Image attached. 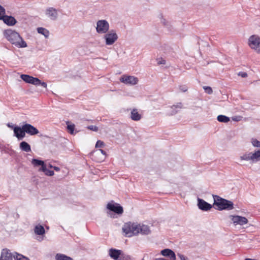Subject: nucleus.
<instances>
[{"label": "nucleus", "instance_id": "nucleus-1", "mask_svg": "<svg viewBox=\"0 0 260 260\" xmlns=\"http://www.w3.org/2000/svg\"><path fill=\"white\" fill-rule=\"evenodd\" d=\"M4 35L8 41L18 48H25L27 46L26 42L15 30L6 29L4 31Z\"/></svg>", "mask_w": 260, "mask_h": 260}, {"label": "nucleus", "instance_id": "nucleus-2", "mask_svg": "<svg viewBox=\"0 0 260 260\" xmlns=\"http://www.w3.org/2000/svg\"><path fill=\"white\" fill-rule=\"evenodd\" d=\"M213 198L214 200L213 205L217 206V210L219 211L231 210L234 209V204L232 201L223 199L217 195H213Z\"/></svg>", "mask_w": 260, "mask_h": 260}, {"label": "nucleus", "instance_id": "nucleus-3", "mask_svg": "<svg viewBox=\"0 0 260 260\" xmlns=\"http://www.w3.org/2000/svg\"><path fill=\"white\" fill-rule=\"evenodd\" d=\"M122 230L126 237H130L139 234V225L131 222L125 223Z\"/></svg>", "mask_w": 260, "mask_h": 260}, {"label": "nucleus", "instance_id": "nucleus-4", "mask_svg": "<svg viewBox=\"0 0 260 260\" xmlns=\"http://www.w3.org/2000/svg\"><path fill=\"white\" fill-rule=\"evenodd\" d=\"M248 44L251 49L260 53V37L258 36H251L248 39Z\"/></svg>", "mask_w": 260, "mask_h": 260}, {"label": "nucleus", "instance_id": "nucleus-5", "mask_svg": "<svg viewBox=\"0 0 260 260\" xmlns=\"http://www.w3.org/2000/svg\"><path fill=\"white\" fill-rule=\"evenodd\" d=\"M103 38L105 41V44L107 45H113L118 39V35L115 30H111L107 33L104 34Z\"/></svg>", "mask_w": 260, "mask_h": 260}, {"label": "nucleus", "instance_id": "nucleus-6", "mask_svg": "<svg viewBox=\"0 0 260 260\" xmlns=\"http://www.w3.org/2000/svg\"><path fill=\"white\" fill-rule=\"evenodd\" d=\"M110 25L106 20H99L96 22V31L99 34L107 33L109 29Z\"/></svg>", "mask_w": 260, "mask_h": 260}, {"label": "nucleus", "instance_id": "nucleus-7", "mask_svg": "<svg viewBox=\"0 0 260 260\" xmlns=\"http://www.w3.org/2000/svg\"><path fill=\"white\" fill-rule=\"evenodd\" d=\"M107 208L110 211L117 214H121L123 212L122 207L118 204L114 203L113 201L109 203L107 205Z\"/></svg>", "mask_w": 260, "mask_h": 260}, {"label": "nucleus", "instance_id": "nucleus-8", "mask_svg": "<svg viewBox=\"0 0 260 260\" xmlns=\"http://www.w3.org/2000/svg\"><path fill=\"white\" fill-rule=\"evenodd\" d=\"M138 79L134 76L124 75L120 79V81L125 84L136 85L138 82Z\"/></svg>", "mask_w": 260, "mask_h": 260}, {"label": "nucleus", "instance_id": "nucleus-9", "mask_svg": "<svg viewBox=\"0 0 260 260\" xmlns=\"http://www.w3.org/2000/svg\"><path fill=\"white\" fill-rule=\"evenodd\" d=\"M231 220H232L234 224L243 225L247 224L248 222V219L243 216L239 215H231Z\"/></svg>", "mask_w": 260, "mask_h": 260}, {"label": "nucleus", "instance_id": "nucleus-10", "mask_svg": "<svg viewBox=\"0 0 260 260\" xmlns=\"http://www.w3.org/2000/svg\"><path fill=\"white\" fill-rule=\"evenodd\" d=\"M21 78L26 83L33 84L34 85H39L40 79L38 78L34 77L26 74H22Z\"/></svg>", "mask_w": 260, "mask_h": 260}, {"label": "nucleus", "instance_id": "nucleus-11", "mask_svg": "<svg viewBox=\"0 0 260 260\" xmlns=\"http://www.w3.org/2000/svg\"><path fill=\"white\" fill-rule=\"evenodd\" d=\"M45 14L53 21L56 20L58 16L57 10L53 7L47 8L45 11Z\"/></svg>", "mask_w": 260, "mask_h": 260}, {"label": "nucleus", "instance_id": "nucleus-12", "mask_svg": "<svg viewBox=\"0 0 260 260\" xmlns=\"http://www.w3.org/2000/svg\"><path fill=\"white\" fill-rule=\"evenodd\" d=\"M198 207L202 211H208L212 208V205L205 201L204 200L198 198Z\"/></svg>", "mask_w": 260, "mask_h": 260}, {"label": "nucleus", "instance_id": "nucleus-13", "mask_svg": "<svg viewBox=\"0 0 260 260\" xmlns=\"http://www.w3.org/2000/svg\"><path fill=\"white\" fill-rule=\"evenodd\" d=\"M123 251L115 248H110L109 250L108 254L111 258L114 260H120Z\"/></svg>", "mask_w": 260, "mask_h": 260}, {"label": "nucleus", "instance_id": "nucleus-14", "mask_svg": "<svg viewBox=\"0 0 260 260\" xmlns=\"http://www.w3.org/2000/svg\"><path fill=\"white\" fill-rule=\"evenodd\" d=\"M23 129L25 133L29 134V135H35L39 133L38 129L30 124L25 123L23 124Z\"/></svg>", "mask_w": 260, "mask_h": 260}, {"label": "nucleus", "instance_id": "nucleus-15", "mask_svg": "<svg viewBox=\"0 0 260 260\" xmlns=\"http://www.w3.org/2000/svg\"><path fill=\"white\" fill-rule=\"evenodd\" d=\"M14 256L15 254H13L10 250L5 248L3 249L1 252L0 260H13Z\"/></svg>", "mask_w": 260, "mask_h": 260}, {"label": "nucleus", "instance_id": "nucleus-16", "mask_svg": "<svg viewBox=\"0 0 260 260\" xmlns=\"http://www.w3.org/2000/svg\"><path fill=\"white\" fill-rule=\"evenodd\" d=\"M23 128V125L22 126V127H19L18 126H15L14 127V135L19 140L22 139L25 136V133Z\"/></svg>", "mask_w": 260, "mask_h": 260}, {"label": "nucleus", "instance_id": "nucleus-17", "mask_svg": "<svg viewBox=\"0 0 260 260\" xmlns=\"http://www.w3.org/2000/svg\"><path fill=\"white\" fill-rule=\"evenodd\" d=\"M160 253L164 256L169 257L170 260H176V257L175 252L170 249H165L161 251Z\"/></svg>", "mask_w": 260, "mask_h": 260}, {"label": "nucleus", "instance_id": "nucleus-18", "mask_svg": "<svg viewBox=\"0 0 260 260\" xmlns=\"http://www.w3.org/2000/svg\"><path fill=\"white\" fill-rule=\"evenodd\" d=\"M0 20H3L5 24L9 26H13L17 23L16 19L12 16L5 15Z\"/></svg>", "mask_w": 260, "mask_h": 260}, {"label": "nucleus", "instance_id": "nucleus-19", "mask_svg": "<svg viewBox=\"0 0 260 260\" xmlns=\"http://www.w3.org/2000/svg\"><path fill=\"white\" fill-rule=\"evenodd\" d=\"M131 118L134 121H139L142 118V115L138 112L137 109H133L131 112Z\"/></svg>", "mask_w": 260, "mask_h": 260}, {"label": "nucleus", "instance_id": "nucleus-20", "mask_svg": "<svg viewBox=\"0 0 260 260\" xmlns=\"http://www.w3.org/2000/svg\"><path fill=\"white\" fill-rule=\"evenodd\" d=\"M20 149L23 151L28 152L31 151L30 146L25 141H22L20 143Z\"/></svg>", "mask_w": 260, "mask_h": 260}, {"label": "nucleus", "instance_id": "nucleus-21", "mask_svg": "<svg viewBox=\"0 0 260 260\" xmlns=\"http://www.w3.org/2000/svg\"><path fill=\"white\" fill-rule=\"evenodd\" d=\"M139 233L143 235L149 234L150 233L149 226L146 225H139Z\"/></svg>", "mask_w": 260, "mask_h": 260}, {"label": "nucleus", "instance_id": "nucleus-22", "mask_svg": "<svg viewBox=\"0 0 260 260\" xmlns=\"http://www.w3.org/2000/svg\"><path fill=\"white\" fill-rule=\"evenodd\" d=\"M260 158V149L255 151L254 153L251 152L250 158H251V162H254L258 161Z\"/></svg>", "mask_w": 260, "mask_h": 260}, {"label": "nucleus", "instance_id": "nucleus-23", "mask_svg": "<svg viewBox=\"0 0 260 260\" xmlns=\"http://www.w3.org/2000/svg\"><path fill=\"white\" fill-rule=\"evenodd\" d=\"M34 231L35 233L38 235H42L45 233L44 228L42 225L39 224L35 226Z\"/></svg>", "mask_w": 260, "mask_h": 260}, {"label": "nucleus", "instance_id": "nucleus-24", "mask_svg": "<svg viewBox=\"0 0 260 260\" xmlns=\"http://www.w3.org/2000/svg\"><path fill=\"white\" fill-rule=\"evenodd\" d=\"M39 171L43 172L46 175L48 176H52L54 174L53 171L49 170L47 169L46 165L45 166H44V167H41L39 169Z\"/></svg>", "mask_w": 260, "mask_h": 260}, {"label": "nucleus", "instance_id": "nucleus-25", "mask_svg": "<svg viewBox=\"0 0 260 260\" xmlns=\"http://www.w3.org/2000/svg\"><path fill=\"white\" fill-rule=\"evenodd\" d=\"M183 108V105L182 103L179 102L177 103L176 105H174L171 107V108L172 109V111L171 112L172 115L175 114L178 112L177 110H176V109H182Z\"/></svg>", "mask_w": 260, "mask_h": 260}, {"label": "nucleus", "instance_id": "nucleus-26", "mask_svg": "<svg viewBox=\"0 0 260 260\" xmlns=\"http://www.w3.org/2000/svg\"><path fill=\"white\" fill-rule=\"evenodd\" d=\"M56 260H73L72 258L63 254L57 253L55 255Z\"/></svg>", "mask_w": 260, "mask_h": 260}, {"label": "nucleus", "instance_id": "nucleus-27", "mask_svg": "<svg viewBox=\"0 0 260 260\" xmlns=\"http://www.w3.org/2000/svg\"><path fill=\"white\" fill-rule=\"evenodd\" d=\"M31 164L34 167L41 166V167H44L45 165L44 162L43 160H39L37 159L34 158L31 160Z\"/></svg>", "mask_w": 260, "mask_h": 260}, {"label": "nucleus", "instance_id": "nucleus-28", "mask_svg": "<svg viewBox=\"0 0 260 260\" xmlns=\"http://www.w3.org/2000/svg\"><path fill=\"white\" fill-rule=\"evenodd\" d=\"M38 32L41 34L45 36V38H48L49 36V31L46 28L43 27H38L37 28Z\"/></svg>", "mask_w": 260, "mask_h": 260}, {"label": "nucleus", "instance_id": "nucleus-29", "mask_svg": "<svg viewBox=\"0 0 260 260\" xmlns=\"http://www.w3.org/2000/svg\"><path fill=\"white\" fill-rule=\"evenodd\" d=\"M217 120L221 122L227 123L230 121V118L223 115H219L217 116Z\"/></svg>", "mask_w": 260, "mask_h": 260}, {"label": "nucleus", "instance_id": "nucleus-30", "mask_svg": "<svg viewBox=\"0 0 260 260\" xmlns=\"http://www.w3.org/2000/svg\"><path fill=\"white\" fill-rule=\"evenodd\" d=\"M251 152H246L243 155L240 156V159L241 160H250L251 161V158H250Z\"/></svg>", "mask_w": 260, "mask_h": 260}, {"label": "nucleus", "instance_id": "nucleus-31", "mask_svg": "<svg viewBox=\"0 0 260 260\" xmlns=\"http://www.w3.org/2000/svg\"><path fill=\"white\" fill-rule=\"evenodd\" d=\"M15 260H29L28 258L23 256L22 254L15 253L14 256Z\"/></svg>", "mask_w": 260, "mask_h": 260}, {"label": "nucleus", "instance_id": "nucleus-32", "mask_svg": "<svg viewBox=\"0 0 260 260\" xmlns=\"http://www.w3.org/2000/svg\"><path fill=\"white\" fill-rule=\"evenodd\" d=\"M120 260H134L132 256L123 252L120 258Z\"/></svg>", "mask_w": 260, "mask_h": 260}, {"label": "nucleus", "instance_id": "nucleus-33", "mask_svg": "<svg viewBox=\"0 0 260 260\" xmlns=\"http://www.w3.org/2000/svg\"><path fill=\"white\" fill-rule=\"evenodd\" d=\"M67 128L69 131V132L71 134H73L74 129H75V125L74 124H68L67 126Z\"/></svg>", "mask_w": 260, "mask_h": 260}, {"label": "nucleus", "instance_id": "nucleus-34", "mask_svg": "<svg viewBox=\"0 0 260 260\" xmlns=\"http://www.w3.org/2000/svg\"><path fill=\"white\" fill-rule=\"evenodd\" d=\"M6 14V10L1 5H0V20L5 16Z\"/></svg>", "mask_w": 260, "mask_h": 260}, {"label": "nucleus", "instance_id": "nucleus-35", "mask_svg": "<svg viewBox=\"0 0 260 260\" xmlns=\"http://www.w3.org/2000/svg\"><path fill=\"white\" fill-rule=\"evenodd\" d=\"M251 143L253 146L260 148V141H258L257 140L252 139Z\"/></svg>", "mask_w": 260, "mask_h": 260}, {"label": "nucleus", "instance_id": "nucleus-36", "mask_svg": "<svg viewBox=\"0 0 260 260\" xmlns=\"http://www.w3.org/2000/svg\"><path fill=\"white\" fill-rule=\"evenodd\" d=\"M204 89L205 90V91L208 93V94H211L213 92V90H212V89L211 87L210 86H204Z\"/></svg>", "mask_w": 260, "mask_h": 260}, {"label": "nucleus", "instance_id": "nucleus-37", "mask_svg": "<svg viewBox=\"0 0 260 260\" xmlns=\"http://www.w3.org/2000/svg\"><path fill=\"white\" fill-rule=\"evenodd\" d=\"M104 146H105V143L101 140H98L96 142V143L95 144L96 148H101V147H104Z\"/></svg>", "mask_w": 260, "mask_h": 260}, {"label": "nucleus", "instance_id": "nucleus-38", "mask_svg": "<svg viewBox=\"0 0 260 260\" xmlns=\"http://www.w3.org/2000/svg\"><path fill=\"white\" fill-rule=\"evenodd\" d=\"M87 128L94 132H97L99 130L98 127L95 125H89Z\"/></svg>", "mask_w": 260, "mask_h": 260}, {"label": "nucleus", "instance_id": "nucleus-39", "mask_svg": "<svg viewBox=\"0 0 260 260\" xmlns=\"http://www.w3.org/2000/svg\"><path fill=\"white\" fill-rule=\"evenodd\" d=\"M179 89L181 91L186 92L188 90V88L186 85H180L179 86Z\"/></svg>", "mask_w": 260, "mask_h": 260}, {"label": "nucleus", "instance_id": "nucleus-40", "mask_svg": "<svg viewBox=\"0 0 260 260\" xmlns=\"http://www.w3.org/2000/svg\"><path fill=\"white\" fill-rule=\"evenodd\" d=\"M161 22L165 26L168 25V22L164 19L161 14L160 15Z\"/></svg>", "mask_w": 260, "mask_h": 260}, {"label": "nucleus", "instance_id": "nucleus-41", "mask_svg": "<svg viewBox=\"0 0 260 260\" xmlns=\"http://www.w3.org/2000/svg\"><path fill=\"white\" fill-rule=\"evenodd\" d=\"M158 64H165L166 63V60L162 58H158L157 59Z\"/></svg>", "mask_w": 260, "mask_h": 260}, {"label": "nucleus", "instance_id": "nucleus-42", "mask_svg": "<svg viewBox=\"0 0 260 260\" xmlns=\"http://www.w3.org/2000/svg\"><path fill=\"white\" fill-rule=\"evenodd\" d=\"M177 256L180 258L181 260H188V258L181 253H177Z\"/></svg>", "mask_w": 260, "mask_h": 260}, {"label": "nucleus", "instance_id": "nucleus-43", "mask_svg": "<svg viewBox=\"0 0 260 260\" xmlns=\"http://www.w3.org/2000/svg\"><path fill=\"white\" fill-rule=\"evenodd\" d=\"M238 75L240 76L242 78H246L247 77V74L246 72H240L238 73Z\"/></svg>", "mask_w": 260, "mask_h": 260}, {"label": "nucleus", "instance_id": "nucleus-44", "mask_svg": "<svg viewBox=\"0 0 260 260\" xmlns=\"http://www.w3.org/2000/svg\"><path fill=\"white\" fill-rule=\"evenodd\" d=\"M40 83L39 84V85H41L42 86H43V87L44 88H47V84L46 82H42L40 80Z\"/></svg>", "mask_w": 260, "mask_h": 260}, {"label": "nucleus", "instance_id": "nucleus-45", "mask_svg": "<svg viewBox=\"0 0 260 260\" xmlns=\"http://www.w3.org/2000/svg\"><path fill=\"white\" fill-rule=\"evenodd\" d=\"M98 151L100 152L105 156L106 155V152L104 150L100 149L96 152L98 153Z\"/></svg>", "mask_w": 260, "mask_h": 260}, {"label": "nucleus", "instance_id": "nucleus-46", "mask_svg": "<svg viewBox=\"0 0 260 260\" xmlns=\"http://www.w3.org/2000/svg\"><path fill=\"white\" fill-rule=\"evenodd\" d=\"M7 125H8V127H9L10 128H13V129H14V127H15L13 125H12V124H10L9 123H8Z\"/></svg>", "mask_w": 260, "mask_h": 260}, {"label": "nucleus", "instance_id": "nucleus-47", "mask_svg": "<svg viewBox=\"0 0 260 260\" xmlns=\"http://www.w3.org/2000/svg\"><path fill=\"white\" fill-rule=\"evenodd\" d=\"M54 169L55 170V171H59V168L57 167H54Z\"/></svg>", "mask_w": 260, "mask_h": 260}, {"label": "nucleus", "instance_id": "nucleus-48", "mask_svg": "<svg viewBox=\"0 0 260 260\" xmlns=\"http://www.w3.org/2000/svg\"><path fill=\"white\" fill-rule=\"evenodd\" d=\"M233 120H236V121H238V120H239L237 119V118H235H235H233Z\"/></svg>", "mask_w": 260, "mask_h": 260}, {"label": "nucleus", "instance_id": "nucleus-49", "mask_svg": "<svg viewBox=\"0 0 260 260\" xmlns=\"http://www.w3.org/2000/svg\"><path fill=\"white\" fill-rule=\"evenodd\" d=\"M233 120H236V121H238V120H239L237 119V118H235H235H233Z\"/></svg>", "mask_w": 260, "mask_h": 260}, {"label": "nucleus", "instance_id": "nucleus-50", "mask_svg": "<svg viewBox=\"0 0 260 260\" xmlns=\"http://www.w3.org/2000/svg\"><path fill=\"white\" fill-rule=\"evenodd\" d=\"M158 259H159V260H164V258H159Z\"/></svg>", "mask_w": 260, "mask_h": 260}]
</instances>
